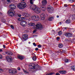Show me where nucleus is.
Instances as JSON below:
<instances>
[{
  "label": "nucleus",
  "instance_id": "nucleus-1",
  "mask_svg": "<svg viewBox=\"0 0 75 75\" xmlns=\"http://www.w3.org/2000/svg\"><path fill=\"white\" fill-rule=\"evenodd\" d=\"M26 6L27 4L24 2L19 3L17 5V7L19 9H24L26 7Z\"/></svg>",
  "mask_w": 75,
  "mask_h": 75
},
{
  "label": "nucleus",
  "instance_id": "nucleus-2",
  "mask_svg": "<svg viewBox=\"0 0 75 75\" xmlns=\"http://www.w3.org/2000/svg\"><path fill=\"white\" fill-rule=\"evenodd\" d=\"M35 28L39 30H42L43 28L42 25L40 23H37L35 25Z\"/></svg>",
  "mask_w": 75,
  "mask_h": 75
},
{
  "label": "nucleus",
  "instance_id": "nucleus-3",
  "mask_svg": "<svg viewBox=\"0 0 75 75\" xmlns=\"http://www.w3.org/2000/svg\"><path fill=\"white\" fill-rule=\"evenodd\" d=\"M31 18L32 20L37 21H38V20H39L40 18L38 16L34 15L31 16Z\"/></svg>",
  "mask_w": 75,
  "mask_h": 75
},
{
  "label": "nucleus",
  "instance_id": "nucleus-4",
  "mask_svg": "<svg viewBox=\"0 0 75 75\" xmlns=\"http://www.w3.org/2000/svg\"><path fill=\"white\" fill-rule=\"evenodd\" d=\"M8 13L9 16H10L11 17H13V16H14L15 14V11L13 10L10 9L8 11Z\"/></svg>",
  "mask_w": 75,
  "mask_h": 75
},
{
  "label": "nucleus",
  "instance_id": "nucleus-5",
  "mask_svg": "<svg viewBox=\"0 0 75 75\" xmlns=\"http://www.w3.org/2000/svg\"><path fill=\"white\" fill-rule=\"evenodd\" d=\"M9 72L11 74H16L17 71L16 69H12L9 70Z\"/></svg>",
  "mask_w": 75,
  "mask_h": 75
},
{
  "label": "nucleus",
  "instance_id": "nucleus-6",
  "mask_svg": "<svg viewBox=\"0 0 75 75\" xmlns=\"http://www.w3.org/2000/svg\"><path fill=\"white\" fill-rule=\"evenodd\" d=\"M6 59L7 61L9 62H11L13 60V58L10 56H8L6 57Z\"/></svg>",
  "mask_w": 75,
  "mask_h": 75
},
{
  "label": "nucleus",
  "instance_id": "nucleus-7",
  "mask_svg": "<svg viewBox=\"0 0 75 75\" xmlns=\"http://www.w3.org/2000/svg\"><path fill=\"white\" fill-rule=\"evenodd\" d=\"M27 24V22L25 21H23L21 23V25L23 26V27H26Z\"/></svg>",
  "mask_w": 75,
  "mask_h": 75
},
{
  "label": "nucleus",
  "instance_id": "nucleus-8",
  "mask_svg": "<svg viewBox=\"0 0 75 75\" xmlns=\"http://www.w3.org/2000/svg\"><path fill=\"white\" fill-rule=\"evenodd\" d=\"M34 12L37 14L40 13H41V9L38 7H36V8L34 10Z\"/></svg>",
  "mask_w": 75,
  "mask_h": 75
},
{
  "label": "nucleus",
  "instance_id": "nucleus-9",
  "mask_svg": "<svg viewBox=\"0 0 75 75\" xmlns=\"http://www.w3.org/2000/svg\"><path fill=\"white\" fill-rule=\"evenodd\" d=\"M47 10L49 12L51 13L53 11V8L50 5L48 6L47 7Z\"/></svg>",
  "mask_w": 75,
  "mask_h": 75
},
{
  "label": "nucleus",
  "instance_id": "nucleus-10",
  "mask_svg": "<svg viewBox=\"0 0 75 75\" xmlns=\"http://www.w3.org/2000/svg\"><path fill=\"white\" fill-rule=\"evenodd\" d=\"M9 7L11 9H13V10H14V9H16V5H14V4H10L9 6Z\"/></svg>",
  "mask_w": 75,
  "mask_h": 75
},
{
  "label": "nucleus",
  "instance_id": "nucleus-11",
  "mask_svg": "<svg viewBox=\"0 0 75 75\" xmlns=\"http://www.w3.org/2000/svg\"><path fill=\"white\" fill-rule=\"evenodd\" d=\"M64 35H65L67 37H71L72 36V35L70 33H66L64 34Z\"/></svg>",
  "mask_w": 75,
  "mask_h": 75
},
{
  "label": "nucleus",
  "instance_id": "nucleus-12",
  "mask_svg": "<svg viewBox=\"0 0 75 75\" xmlns=\"http://www.w3.org/2000/svg\"><path fill=\"white\" fill-rule=\"evenodd\" d=\"M37 7H36V6L35 5H32L30 6V8L31 10H32L33 11H34V10L35 9V8Z\"/></svg>",
  "mask_w": 75,
  "mask_h": 75
},
{
  "label": "nucleus",
  "instance_id": "nucleus-13",
  "mask_svg": "<svg viewBox=\"0 0 75 75\" xmlns=\"http://www.w3.org/2000/svg\"><path fill=\"white\" fill-rule=\"evenodd\" d=\"M28 35L26 34H25L23 36L22 38L24 40L26 41L28 38Z\"/></svg>",
  "mask_w": 75,
  "mask_h": 75
},
{
  "label": "nucleus",
  "instance_id": "nucleus-14",
  "mask_svg": "<svg viewBox=\"0 0 75 75\" xmlns=\"http://www.w3.org/2000/svg\"><path fill=\"white\" fill-rule=\"evenodd\" d=\"M45 14L44 13H42L40 15V18L41 19V20H44L45 19Z\"/></svg>",
  "mask_w": 75,
  "mask_h": 75
},
{
  "label": "nucleus",
  "instance_id": "nucleus-15",
  "mask_svg": "<svg viewBox=\"0 0 75 75\" xmlns=\"http://www.w3.org/2000/svg\"><path fill=\"white\" fill-rule=\"evenodd\" d=\"M47 3V1L46 0H43L42 1V6H45Z\"/></svg>",
  "mask_w": 75,
  "mask_h": 75
},
{
  "label": "nucleus",
  "instance_id": "nucleus-16",
  "mask_svg": "<svg viewBox=\"0 0 75 75\" xmlns=\"http://www.w3.org/2000/svg\"><path fill=\"white\" fill-rule=\"evenodd\" d=\"M29 67H31L30 68L31 69H35V66H34V64L33 63L29 64Z\"/></svg>",
  "mask_w": 75,
  "mask_h": 75
},
{
  "label": "nucleus",
  "instance_id": "nucleus-17",
  "mask_svg": "<svg viewBox=\"0 0 75 75\" xmlns=\"http://www.w3.org/2000/svg\"><path fill=\"white\" fill-rule=\"evenodd\" d=\"M17 57L19 59L21 60L23 59H24V57L20 55H18Z\"/></svg>",
  "mask_w": 75,
  "mask_h": 75
},
{
  "label": "nucleus",
  "instance_id": "nucleus-18",
  "mask_svg": "<svg viewBox=\"0 0 75 75\" xmlns=\"http://www.w3.org/2000/svg\"><path fill=\"white\" fill-rule=\"evenodd\" d=\"M24 15L26 17H30V14L28 13H24Z\"/></svg>",
  "mask_w": 75,
  "mask_h": 75
},
{
  "label": "nucleus",
  "instance_id": "nucleus-19",
  "mask_svg": "<svg viewBox=\"0 0 75 75\" xmlns=\"http://www.w3.org/2000/svg\"><path fill=\"white\" fill-rule=\"evenodd\" d=\"M6 54H7V55H13V53L10 51L7 52H6Z\"/></svg>",
  "mask_w": 75,
  "mask_h": 75
},
{
  "label": "nucleus",
  "instance_id": "nucleus-20",
  "mask_svg": "<svg viewBox=\"0 0 75 75\" xmlns=\"http://www.w3.org/2000/svg\"><path fill=\"white\" fill-rule=\"evenodd\" d=\"M29 26H34L35 25V24L34 23L31 22L28 24Z\"/></svg>",
  "mask_w": 75,
  "mask_h": 75
},
{
  "label": "nucleus",
  "instance_id": "nucleus-21",
  "mask_svg": "<svg viewBox=\"0 0 75 75\" xmlns=\"http://www.w3.org/2000/svg\"><path fill=\"white\" fill-rule=\"evenodd\" d=\"M59 72L62 74H65L67 73V72L65 71H59Z\"/></svg>",
  "mask_w": 75,
  "mask_h": 75
},
{
  "label": "nucleus",
  "instance_id": "nucleus-22",
  "mask_svg": "<svg viewBox=\"0 0 75 75\" xmlns=\"http://www.w3.org/2000/svg\"><path fill=\"white\" fill-rule=\"evenodd\" d=\"M41 8L42 11H45V10H46V7L44 6H42L41 7Z\"/></svg>",
  "mask_w": 75,
  "mask_h": 75
},
{
  "label": "nucleus",
  "instance_id": "nucleus-23",
  "mask_svg": "<svg viewBox=\"0 0 75 75\" xmlns=\"http://www.w3.org/2000/svg\"><path fill=\"white\" fill-rule=\"evenodd\" d=\"M66 23L67 24H69L70 23H71V20L69 19H68L66 21Z\"/></svg>",
  "mask_w": 75,
  "mask_h": 75
},
{
  "label": "nucleus",
  "instance_id": "nucleus-24",
  "mask_svg": "<svg viewBox=\"0 0 75 75\" xmlns=\"http://www.w3.org/2000/svg\"><path fill=\"white\" fill-rule=\"evenodd\" d=\"M54 20V17H50L48 18V20L49 21H52Z\"/></svg>",
  "mask_w": 75,
  "mask_h": 75
},
{
  "label": "nucleus",
  "instance_id": "nucleus-25",
  "mask_svg": "<svg viewBox=\"0 0 75 75\" xmlns=\"http://www.w3.org/2000/svg\"><path fill=\"white\" fill-rule=\"evenodd\" d=\"M58 47L60 48H62L63 45H62V44L61 43H59L58 45Z\"/></svg>",
  "mask_w": 75,
  "mask_h": 75
},
{
  "label": "nucleus",
  "instance_id": "nucleus-26",
  "mask_svg": "<svg viewBox=\"0 0 75 75\" xmlns=\"http://www.w3.org/2000/svg\"><path fill=\"white\" fill-rule=\"evenodd\" d=\"M71 69L73 70V71H75V66H72L71 67Z\"/></svg>",
  "mask_w": 75,
  "mask_h": 75
},
{
  "label": "nucleus",
  "instance_id": "nucleus-27",
  "mask_svg": "<svg viewBox=\"0 0 75 75\" xmlns=\"http://www.w3.org/2000/svg\"><path fill=\"white\" fill-rule=\"evenodd\" d=\"M32 59L33 61H36V59H37V58L35 56H34L32 58Z\"/></svg>",
  "mask_w": 75,
  "mask_h": 75
},
{
  "label": "nucleus",
  "instance_id": "nucleus-28",
  "mask_svg": "<svg viewBox=\"0 0 75 75\" xmlns=\"http://www.w3.org/2000/svg\"><path fill=\"white\" fill-rule=\"evenodd\" d=\"M23 71L26 74H28V72L27 71H25V70L23 69Z\"/></svg>",
  "mask_w": 75,
  "mask_h": 75
},
{
  "label": "nucleus",
  "instance_id": "nucleus-29",
  "mask_svg": "<svg viewBox=\"0 0 75 75\" xmlns=\"http://www.w3.org/2000/svg\"><path fill=\"white\" fill-rule=\"evenodd\" d=\"M68 61H69V60L68 59H66L64 61L65 62H66V63L68 62Z\"/></svg>",
  "mask_w": 75,
  "mask_h": 75
},
{
  "label": "nucleus",
  "instance_id": "nucleus-30",
  "mask_svg": "<svg viewBox=\"0 0 75 75\" xmlns=\"http://www.w3.org/2000/svg\"><path fill=\"white\" fill-rule=\"evenodd\" d=\"M54 74V73L53 72H51L49 73H48V74H47V75H52V74Z\"/></svg>",
  "mask_w": 75,
  "mask_h": 75
},
{
  "label": "nucleus",
  "instance_id": "nucleus-31",
  "mask_svg": "<svg viewBox=\"0 0 75 75\" xmlns=\"http://www.w3.org/2000/svg\"><path fill=\"white\" fill-rule=\"evenodd\" d=\"M62 32L60 31L59 33H58V35H61V34H62Z\"/></svg>",
  "mask_w": 75,
  "mask_h": 75
},
{
  "label": "nucleus",
  "instance_id": "nucleus-32",
  "mask_svg": "<svg viewBox=\"0 0 75 75\" xmlns=\"http://www.w3.org/2000/svg\"><path fill=\"white\" fill-rule=\"evenodd\" d=\"M33 0H30V3L31 4H33Z\"/></svg>",
  "mask_w": 75,
  "mask_h": 75
},
{
  "label": "nucleus",
  "instance_id": "nucleus-33",
  "mask_svg": "<svg viewBox=\"0 0 75 75\" xmlns=\"http://www.w3.org/2000/svg\"><path fill=\"white\" fill-rule=\"evenodd\" d=\"M7 1L8 2V3H11V0H7Z\"/></svg>",
  "mask_w": 75,
  "mask_h": 75
},
{
  "label": "nucleus",
  "instance_id": "nucleus-34",
  "mask_svg": "<svg viewBox=\"0 0 75 75\" xmlns=\"http://www.w3.org/2000/svg\"><path fill=\"white\" fill-rule=\"evenodd\" d=\"M57 40V41H59V40L60 38L59 37H58L56 38Z\"/></svg>",
  "mask_w": 75,
  "mask_h": 75
},
{
  "label": "nucleus",
  "instance_id": "nucleus-35",
  "mask_svg": "<svg viewBox=\"0 0 75 75\" xmlns=\"http://www.w3.org/2000/svg\"><path fill=\"white\" fill-rule=\"evenodd\" d=\"M18 16L19 17H21V15L20 14H18Z\"/></svg>",
  "mask_w": 75,
  "mask_h": 75
},
{
  "label": "nucleus",
  "instance_id": "nucleus-36",
  "mask_svg": "<svg viewBox=\"0 0 75 75\" xmlns=\"http://www.w3.org/2000/svg\"><path fill=\"white\" fill-rule=\"evenodd\" d=\"M11 28H12V29H14V26H13L12 25H11Z\"/></svg>",
  "mask_w": 75,
  "mask_h": 75
},
{
  "label": "nucleus",
  "instance_id": "nucleus-37",
  "mask_svg": "<svg viewBox=\"0 0 75 75\" xmlns=\"http://www.w3.org/2000/svg\"><path fill=\"white\" fill-rule=\"evenodd\" d=\"M38 48H41V46L40 45H38Z\"/></svg>",
  "mask_w": 75,
  "mask_h": 75
},
{
  "label": "nucleus",
  "instance_id": "nucleus-38",
  "mask_svg": "<svg viewBox=\"0 0 75 75\" xmlns=\"http://www.w3.org/2000/svg\"><path fill=\"white\" fill-rule=\"evenodd\" d=\"M33 45H34V46H35V47H36V46H37L36 44L35 43H33Z\"/></svg>",
  "mask_w": 75,
  "mask_h": 75
},
{
  "label": "nucleus",
  "instance_id": "nucleus-39",
  "mask_svg": "<svg viewBox=\"0 0 75 75\" xmlns=\"http://www.w3.org/2000/svg\"><path fill=\"white\" fill-rule=\"evenodd\" d=\"M21 19H22V20H24L25 19V18L24 17H21Z\"/></svg>",
  "mask_w": 75,
  "mask_h": 75
},
{
  "label": "nucleus",
  "instance_id": "nucleus-40",
  "mask_svg": "<svg viewBox=\"0 0 75 75\" xmlns=\"http://www.w3.org/2000/svg\"><path fill=\"white\" fill-rule=\"evenodd\" d=\"M70 1L71 3H72V2H74V0H70Z\"/></svg>",
  "mask_w": 75,
  "mask_h": 75
},
{
  "label": "nucleus",
  "instance_id": "nucleus-41",
  "mask_svg": "<svg viewBox=\"0 0 75 75\" xmlns=\"http://www.w3.org/2000/svg\"><path fill=\"white\" fill-rule=\"evenodd\" d=\"M21 69L19 67H18L17 70H18V71H20Z\"/></svg>",
  "mask_w": 75,
  "mask_h": 75
},
{
  "label": "nucleus",
  "instance_id": "nucleus-42",
  "mask_svg": "<svg viewBox=\"0 0 75 75\" xmlns=\"http://www.w3.org/2000/svg\"><path fill=\"white\" fill-rule=\"evenodd\" d=\"M72 16L74 18H75V15L73 14L72 15Z\"/></svg>",
  "mask_w": 75,
  "mask_h": 75
},
{
  "label": "nucleus",
  "instance_id": "nucleus-43",
  "mask_svg": "<svg viewBox=\"0 0 75 75\" xmlns=\"http://www.w3.org/2000/svg\"><path fill=\"white\" fill-rule=\"evenodd\" d=\"M2 55L0 54V59H2Z\"/></svg>",
  "mask_w": 75,
  "mask_h": 75
},
{
  "label": "nucleus",
  "instance_id": "nucleus-44",
  "mask_svg": "<svg viewBox=\"0 0 75 75\" xmlns=\"http://www.w3.org/2000/svg\"><path fill=\"white\" fill-rule=\"evenodd\" d=\"M64 7H67L68 6H67V4H65L64 5Z\"/></svg>",
  "mask_w": 75,
  "mask_h": 75
},
{
  "label": "nucleus",
  "instance_id": "nucleus-45",
  "mask_svg": "<svg viewBox=\"0 0 75 75\" xmlns=\"http://www.w3.org/2000/svg\"><path fill=\"white\" fill-rule=\"evenodd\" d=\"M2 22H5V21H6L4 19H3L2 20Z\"/></svg>",
  "mask_w": 75,
  "mask_h": 75
},
{
  "label": "nucleus",
  "instance_id": "nucleus-46",
  "mask_svg": "<svg viewBox=\"0 0 75 75\" xmlns=\"http://www.w3.org/2000/svg\"><path fill=\"white\" fill-rule=\"evenodd\" d=\"M35 51H38V48H36L35 49Z\"/></svg>",
  "mask_w": 75,
  "mask_h": 75
},
{
  "label": "nucleus",
  "instance_id": "nucleus-47",
  "mask_svg": "<svg viewBox=\"0 0 75 75\" xmlns=\"http://www.w3.org/2000/svg\"><path fill=\"white\" fill-rule=\"evenodd\" d=\"M60 74L58 73H57L56 74V75H60Z\"/></svg>",
  "mask_w": 75,
  "mask_h": 75
},
{
  "label": "nucleus",
  "instance_id": "nucleus-48",
  "mask_svg": "<svg viewBox=\"0 0 75 75\" xmlns=\"http://www.w3.org/2000/svg\"><path fill=\"white\" fill-rule=\"evenodd\" d=\"M37 30H34L33 31V33H35L36 32V31Z\"/></svg>",
  "mask_w": 75,
  "mask_h": 75
},
{
  "label": "nucleus",
  "instance_id": "nucleus-49",
  "mask_svg": "<svg viewBox=\"0 0 75 75\" xmlns=\"http://www.w3.org/2000/svg\"><path fill=\"white\" fill-rule=\"evenodd\" d=\"M3 47L4 48H6V46H5V45H3Z\"/></svg>",
  "mask_w": 75,
  "mask_h": 75
},
{
  "label": "nucleus",
  "instance_id": "nucleus-50",
  "mask_svg": "<svg viewBox=\"0 0 75 75\" xmlns=\"http://www.w3.org/2000/svg\"><path fill=\"white\" fill-rule=\"evenodd\" d=\"M18 21H21V20H20V18H18Z\"/></svg>",
  "mask_w": 75,
  "mask_h": 75
},
{
  "label": "nucleus",
  "instance_id": "nucleus-51",
  "mask_svg": "<svg viewBox=\"0 0 75 75\" xmlns=\"http://www.w3.org/2000/svg\"><path fill=\"white\" fill-rule=\"evenodd\" d=\"M59 24H60V25H61L62 24V23H61V22H59Z\"/></svg>",
  "mask_w": 75,
  "mask_h": 75
},
{
  "label": "nucleus",
  "instance_id": "nucleus-52",
  "mask_svg": "<svg viewBox=\"0 0 75 75\" xmlns=\"http://www.w3.org/2000/svg\"><path fill=\"white\" fill-rule=\"evenodd\" d=\"M0 71H3V69H2L0 68Z\"/></svg>",
  "mask_w": 75,
  "mask_h": 75
},
{
  "label": "nucleus",
  "instance_id": "nucleus-53",
  "mask_svg": "<svg viewBox=\"0 0 75 75\" xmlns=\"http://www.w3.org/2000/svg\"><path fill=\"white\" fill-rule=\"evenodd\" d=\"M57 18H59V16H58V15L57 16Z\"/></svg>",
  "mask_w": 75,
  "mask_h": 75
},
{
  "label": "nucleus",
  "instance_id": "nucleus-54",
  "mask_svg": "<svg viewBox=\"0 0 75 75\" xmlns=\"http://www.w3.org/2000/svg\"><path fill=\"white\" fill-rule=\"evenodd\" d=\"M73 7L75 8V5H74L73 6Z\"/></svg>",
  "mask_w": 75,
  "mask_h": 75
},
{
  "label": "nucleus",
  "instance_id": "nucleus-55",
  "mask_svg": "<svg viewBox=\"0 0 75 75\" xmlns=\"http://www.w3.org/2000/svg\"><path fill=\"white\" fill-rule=\"evenodd\" d=\"M1 1H5V0H1Z\"/></svg>",
  "mask_w": 75,
  "mask_h": 75
},
{
  "label": "nucleus",
  "instance_id": "nucleus-56",
  "mask_svg": "<svg viewBox=\"0 0 75 75\" xmlns=\"http://www.w3.org/2000/svg\"><path fill=\"white\" fill-rule=\"evenodd\" d=\"M2 14V13L0 12V15H1Z\"/></svg>",
  "mask_w": 75,
  "mask_h": 75
},
{
  "label": "nucleus",
  "instance_id": "nucleus-57",
  "mask_svg": "<svg viewBox=\"0 0 75 75\" xmlns=\"http://www.w3.org/2000/svg\"><path fill=\"white\" fill-rule=\"evenodd\" d=\"M1 51H2V50L0 49V52H1Z\"/></svg>",
  "mask_w": 75,
  "mask_h": 75
},
{
  "label": "nucleus",
  "instance_id": "nucleus-58",
  "mask_svg": "<svg viewBox=\"0 0 75 75\" xmlns=\"http://www.w3.org/2000/svg\"><path fill=\"white\" fill-rule=\"evenodd\" d=\"M30 43H31V42H28V43L29 44H30Z\"/></svg>",
  "mask_w": 75,
  "mask_h": 75
},
{
  "label": "nucleus",
  "instance_id": "nucleus-59",
  "mask_svg": "<svg viewBox=\"0 0 75 75\" xmlns=\"http://www.w3.org/2000/svg\"><path fill=\"white\" fill-rule=\"evenodd\" d=\"M33 28H35V27H33Z\"/></svg>",
  "mask_w": 75,
  "mask_h": 75
},
{
  "label": "nucleus",
  "instance_id": "nucleus-60",
  "mask_svg": "<svg viewBox=\"0 0 75 75\" xmlns=\"http://www.w3.org/2000/svg\"><path fill=\"white\" fill-rule=\"evenodd\" d=\"M53 32H54V33H55V31H54V30H53Z\"/></svg>",
  "mask_w": 75,
  "mask_h": 75
},
{
  "label": "nucleus",
  "instance_id": "nucleus-61",
  "mask_svg": "<svg viewBox=\"0 0 75 75\" xmlns=\"http://www.w3.org/2000/svg\"><path fill=\"white\" fill-rule=\"evenodd\" d=\"M65 28V29H66V28Z\"/></svg>",
  "mask_w": 75,
  "mask_h": 75
},
{
  "label": "nucleus",
  "instance_id": "nucleus-62",
  "mask_svg": "<svg viewBox=\"0 0 75 75\" xmlns=\"http://www.w3.org/2000/svg\"><path fill=\"white\" fill-rule=\"evenodd\" d=\"M22 0V1H24V0Z\"/></svg>",
  "mask_w": 75,
  "mask_h": 75
},
{
  "label": "nucleus",
  "instance_id": "nucleus-63",
  "mask_svg": "<svg viewBox=\"0 0 75 75\" xmlns=\"http://www.w3.org/2000/svg\"><path fill=\"white\" fill-rule=\"evenodd\" d=\"M23 16H24V15H23Z\"/></svg>",
  "mask_w": 75,
  "mask_h": 75
},
{
  "label": "nucleus",
  "instance_id": "nucleus-64",
  "mask_svg": "<svg viewBox=\"0 0 75 75\" xmlns=\"http://www.w3.org/2000/svg\"><path fill=\"white\" fill-rule=\"evenodd\" d=\"M11 44V43H10Z\"/></svg>",
  "mask_w": 75,
  "mask_h": 75
}]
</instances>
